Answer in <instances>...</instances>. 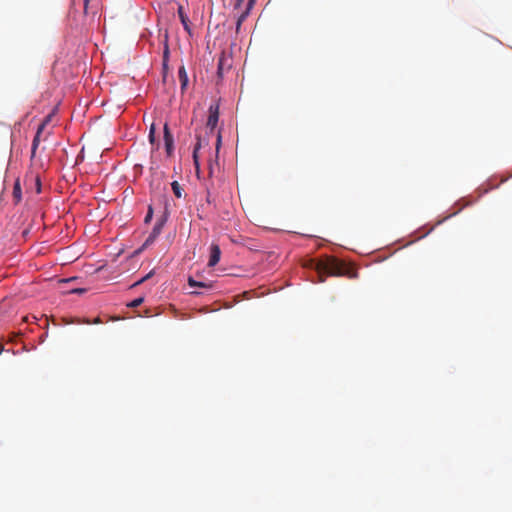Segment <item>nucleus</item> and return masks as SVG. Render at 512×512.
Wrapping results in <instances>:
<instances>
[{"label":"nucleus","instance_id":"obj_10","mask_svg":"<svg viewBox=\"0 0 512 512\" xmlns=\"http://www.w3.org/2000/svg\"><path fill=\"white\" fill-rule=\"evenodd\" d=\"M228 59L226 58V56L224 54H222L219 59H218V67H217V74L219 77H222L223 75V71H224V65H225V62L227 61Z\"/></svg>","mask_w":512,"mask_h":512},{"label":"nucleus","instance_id":"obj_22","mask_svg":"<svg viewBox=\"0 0 512 512\" xmlns=\"http://www.w3.org/2000/svg\"><path fill=\"white\" fill-rule=\"evenodd\" d=\"M85 291H86L85 289H73V290L71 291V293H83V292H85Z\"/></svg>","mask_w":512,"mask_h":512},{"label":"nucleus","instance_id":"obj_26","mask_svg":"<svg viewBox=\"0 0 512 512\" xmlns=\"http://www.w3.org/2000/svg\"><path fill=\"white\" fill-rule=\"evenodd\" d=\"M1 350H2V352H4V351L9 352V349H6V348H5V346H4L3 344H2Z\"/></svg>","mask_w":512,"mask_h":512},{"label":"nucleus","instance_id":"obj_19","mask_svg":"<svg viewBox=\"0 0 512 512\" xmlns=\"http://www.w3.org/2000/svg\"><path fill=\"white\" fill-rule=\"evenodd\" d=\"M244 0H236L234 9H239L241 5L243 4Z\"/></svg>","mask_w":512,"mask_h":512},{"label":"nucleus","instance_id":"obj_9","mask_svg":"<svg viewBox=\"0 0 512 512\" xmlns=\"http://www.w3.org/2000/svg\"><path fill=\"white\" fill-rule=\"evenodd\" d=\"M13 198L15 203H18L22 199L21 186L18 178L15 180L13 185Z\"/></svg>","mask_w":512,"mask_h":512},{"label":"nucleus","instance_id":"obj_13","mask_svg":"<svg viewBox=\"0 0 512 512\" xmlns=\"http://www.w3.org/2000/svg\"><path fill=\"white\" fill-rule=\"evenodd\" d=\"M178 14H179V18H180V20H181V22H182V24H183L184 28H185L186 30H189V27H188V18H187V16L184 14V12H183V7H182V6H180V7L178 8Z\"/></svg>","mask_w":512,"mask_h":512},{"label":"nucleus","instance_id":"obj_18","mask_svg":"<svg viewBox=\"0 0 512 512\" xmlns=\"http://www.w3.org/2000/svg\"><path fill=\"white\" fill-rule=\"evenodd\" d=\"M152 215H153V209L151 206L148 207V212L146 214V217H145V222H148L151 220L152 218Z\"/></svg>","mask_w":512,"mask_h":512},{"label":"nucleus","instance_id":"obj_20","mask_svg":"<svg viewBox=\"0 0 512 512\" xmlns=\"http://www.w3.org/2000/svg\"><path fill=\"white\" fill-rule=\"evenodd\" d=\"M143 282H145V281H144V279H143V278H141V279H139L138 281H136V282H135L131 287H136V286H138V285L142 284Z\"/></svg>","mask_w":512,"mask_h":512},{"label":"nucleus","instance_id":"obj_27","mask_svg":"<svg viewBox=\"0 0 512 512\" xmlns=\"http://www.w3.org/2000/svg\"><path fill=\"white\" fill-rule=\"evenodd\" d=\"M206 201H207L208 203H210V193H208V194H207Z\"/></svg>","mask_w":512,"mask_h":512},{"label":"nucleus","instance_id":"obj_14","mask_svg":"<svg viewBox=\"0 0 512 512\" xmlns=\"http://www.w3.org/2000/svg\"><path fill=\"white\" fill-rule=\"evenodd\" d=\"M200 148V142L198 141L194 147V150H193V159H194V163H195V166L198 168L199 164H198V150Z\"/></svg>","mask_w":512,"mask_h":512},{"label":"nucleus","instance_id":"obj_2","mask_svg":"<svg viewBox=\"0 0 512 512\" xmlns=\"http://www.w3.org/2000/svg\"><path fill=\"white\" fill-rule=\"evenodd\" d=\"M50 121V116H47L44 121L38 126V129H37V132H36V135L32 141V148H31V158H34L35 157V154H36V150L40 144V142L42 140H47V137L49 135V133H47V135H45L43 138H42V135L44 133V129L46 127V125L49 123Z\"/></svg>","mask_w":512,"mask_h":512},{"label":"nucleus","instance_id":"obj_1","mask_svg":"<svg viewBox=\"0 0 512 512\" xmlns=\"http://www.w3.org/2000/svg\"><path fill=\"white\" fill-rule=\"evenodd\" d=\"M315 270L319 282H324L327 276H342L349 273L347 266L334 257H327L315 263Z\"/></svg>","mask_w":512,"mask_h":512},{"label":"nucleus","instance_id":"obj_21","mask_svg":"<svg viewBox=\"0 0 512 512\" xmlns=\"http://www.w3.org/2000/svg\"><path fill=\"white\" fill-rule=\"evenodd\" d=\"M36 185H37V192L39 193L41 191V184H40L39 178H37Z\"/></svg>","mask_w":512,"mask_h":512},{"label":"nucleus","instance_id":"obj_24","mask_svg":"<svg viewBox=\"0 0 512 512\" xmlns=\"http://www.w3.org/2000/svg\"><path fill=\"white\" fill-rule=\"evenodd\" d=\"M152 273H153V272L151 271V272H149L147 275H145L144 277H142V278L144 279V281L148 280V279L151 277Z\"/></svg>","mask_w":512,"mask_h":512},{"label":"nucleus","instance_id":"obj_12","mask_svg":"<svg viewBox=\"0 0 512 512\" xmlns=\"http://www.w3.org/2000/svg\"><path fill=\"white\" fill-rule=\"evenodd\" d=\"M171 188H172V191H173L174 195L177 198H181L182 197L183 189H182V187L180 186V184L177 181H174V182L171 183Z\"/></svg>","mask_w":512,"mask_h":512},{"label":"nucleus","instance_id":"obj_23","mask_svg":"<svg viewBox=\"0 0 512 512\" xmlns=\"http://www.w3.org/2000/svg\"><path fill=\"white\" fill-rule=\"evenodd\" d=\"M89 2H90V0H84V10H85V12H87V8H88Z\"/></svg>","mask_w":512,"mask_h":512},{"label":"nucleus","instance_id":"obj_6","mask_svg":"<svg viewBox=\"0 0 512 512\" xmlns=\"http://www.w3.org/2000/svg\"><path fill=\"white\" fill-rule=\"evenodd\" d=\"M163 225H164V221L163 220H161V221H159V222H157L155 224V226L153 227L152 232L150 233V235L148 236V238L145 240V242L143 244L144 247H146L149 244L154 242V240L160 235V233L162 231V228H163Z\"/></svg>","mask_w":512,"mask_h":512},{"label":"nucleus","instance_id":"obj_17","mask_svg":"<svg viewBox=\"0 0 512 512\" xmlns=\"http://www.w3.org/2000/svg\"><path fill=\"white\" fill-rule=\"evenodd\" d=\"M168 56H169V47L167 44H165V48H164V52H163V61H164V64L166 63L167 59H168Z\"/></svg>","mask_w":512,"mask_h":512},{"label":"nucleus","instance_id":"obj_11","mask_svg":"<svg viewBox=\"0 0 512 512\" xmlns=\"http://www.w3.org/2000/svg\"><path fill=\"white\" fill-rule=\"evenodd\" d=\"M188 284L190 287H202V288H211L212 284L204 283V282H198L194 280L193 278L188 279Z\"/></svg>","mask_w":512,"mask_h":512},{"label":"nucleus","instance_id":"obj_8","mask_svg":"<svg viewBox=\"0 0 512 512\" xmlns=\"http://www.w3.org/2000/svg\"><path fill=\"white\" fill-rule=\"evenodd\" d=\"M178 78L181 83V90L184 91L188 85V75L183 65L178 69Z\"/></svg>","mask_w":512,"mask_h":512},{"label":"nucleus","instance_id":"obj_25","mask_svg":"<svg viewBox=\"0 0 512 512\" xmlns=\"http://www.w3.org/2000/svg\"><path fill=\"white\" fill-rule=\"evenodd\" d=\"M152 273H153V272L151 271V272H149L147 275H145L144 277H142V278L144 279V281L148 280V279L151 277Z\"/></svg>","mask_w":512,"mask_h":512},{"label":"nucleus","instance_id":"obj_5","mask_svg":"<svg viewBox=\"0 0 512 512\" xmlns=\"http://www.w3.org/2000/svg\"><path fill=\"white\" fill-rule=\"evenodd\" d=\"M220 256H221V250H220L219 245L214 244V243L211 244L208 266L214 267L215 265H217L220 260Z\"/></svg>","mask_w":512,"mask_h":512},{"label":"nucleus","instance_id":"obj_3","mask_svg":"<svg viewBox=\"0 0 512 512\" xmlns=\"http://www.w3.org/2000/svg\"><path fill=\"white\" fill-rule=\"evenodd\" d=\"M164 132V144L168 156H171L174 151V138L170 132L169 126L166 123L163 128Z\"/></svg>","mask_w":512,"mask_h":512},{"label":"nucleus","instance_id":"obj_4","mask_svg":"<svg viewBox=\"0 0 512 512\" xmlns=\"http://www.w3.org/2000/svg\"><path fill=\"white\" fill-rule=\"evenodd\" d=\"M219 118V107L218 105H211L209 108V116L207 120V127L214 130L217 126Z\"/></svg>","mask_w":512,"mask_h":512},{"label":"nucleus","instance_id":"obj_28","mask_svg":"<svg viewBox=\"0 0 512 512\" xmlns=\"http://www.w3.org/2000/svg\"><path fill=\"white\" fill-rule=\"evenodd\" d=\"M220 141H221V140H220V136H219V137H218V139H217V144H218V145L220 144Z\"/></svg>","mask_w":512,"mask_h":512},{"label":"nucleus","instance_id":"obj_15","mask_svg":"<svg viewBox=\"0 0 512 512\" xmlns=\"http://www.w3.org/2000/svg\"><path fill=\"white\" fill-rule=\"evenodd\" d=\"M143 302H144V298L143 297H139V298L134 299L132 302H130L128 304V306L131 307V308H135V307L140 306Z\"/></svg>","mask_w":512,"mask_h":512},{"label":"nucleus","instance_id":"obj_7","mask_svg":"<svg viewBox=\"0 0 512 512\" xmlns=\"http://www.w3.org/2000/svg\"><path fill=\"white\" fill-rule=\"evenodd\" d=\"M255 3H256V0H248L246 9L238 17L237 28H239L241 26L242 22L247 18V16L249 15V13H250L251 9L253 8V6L255 5Z\"/></svg>","mask_w":512,"mask_h":512},{"label":"nucleus","instance_id":"obj_29","mask_svg":"<svg viewBox=\"0 0 512 512\" xmlns=\"http://www.w3.org/2000/svg\"><path fill=\"white\" fill-rule=\"evenodd\" d=\"M95 323H100L99 318H97V319L95 320Z\"/></svg>","mask_w":512,"mask_h":512},{"label":"nucleus","instance_id":"obj_16","mask_svg":"<svg viewBox=\"0 0 512 512\" xmlns=\"http://www.w3.org/2000/svg\"><path fill=\"white\" fill-rule=\"evenodd\" d=\"M148 138H149V142L151 144L155 143V126H154V124H152L150 127Z\"/></svg>","mask_w":512,"mask_h":512}]
</instances>
